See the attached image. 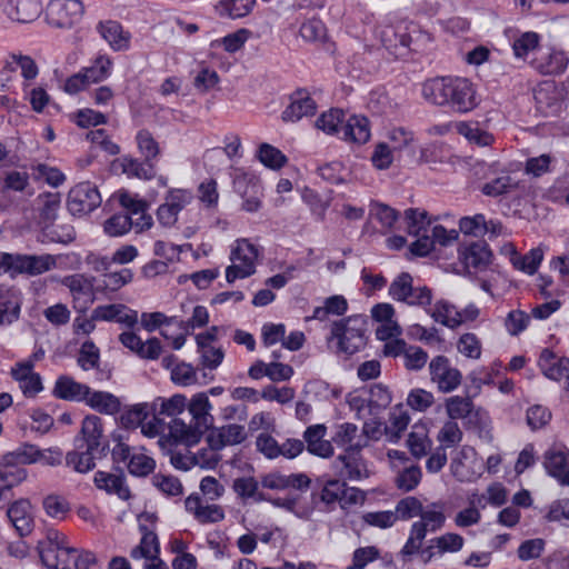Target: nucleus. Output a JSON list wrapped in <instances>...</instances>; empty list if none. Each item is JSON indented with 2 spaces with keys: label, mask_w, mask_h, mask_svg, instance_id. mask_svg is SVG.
I'll use <instances>...</instances> for the list:
<instances>
[{
  "label": "nucleus",
  "mask_w": 569,
  "mask_h": 569,
  "mask_svg": "<svg viewBox=\"0 0 569 569\" xmlns=\"http://www.w3.org/2000/svg\"><path fill=\"white\" fill-rule=\"evenodd\" d=\"M93 320L116 321L133 327L138 322V313L121 303L103 305L93 309Z\"/></svg>",
  "instance_id": "obj_25"
},
{
  "label": "nucleus",
  "mask_w": 569,
  "mask_h": 569,
  "mask_svg": "<svg viewBox=\"0 0 569 569\" xmlns=\"http://www.w3.org/2000/svg\"><path fill=\"white\" fill-rule=\"evenodd\" d=\"M33 359L17 362L11 368V376L18 383L21 392L27 398H34L43 390L42 379L38 372L33 370Z\"/></svg>",
  "instance_id": "obj_18"
},
{
  "label": "nucleus",
  "mask_w": 569,
  "mask_h": 569,
  "mask_svg": "<svg viewBox=\"0 0 569 569\" xmlns=\"http://www.w3.org/2000/svg\"><path fill=\"white\" fill-rule=\"evenodd\" d=\"M123 172L129 178H138L141 180H151L156 176V170L151 161H140L138 159H123Z\"/></svg>",
  "instance_id": "obj_56"
},
{
  "label": "nucleus",
  "mask_w": 569,
  "mask_h": 569,
  "mask_svg": "<svg viewBox=\"0 0 569 569\" xmlns=\"http://www.w3.org/2000/svg\"><path fill=\"white\" fill-rule=\"evenodd\" d=\"M1 10L11 21L29 23L39 17L42 7L39 0H7Z\"/></svg>",
  "instance_id": "obj_20"
},
{
  "label": "nucleus",
  "mask_w": 569,
  "mask_h": 569,
  "mask_svg": "<svg viewBox=\"0 0 569 569\" xmlns=\"http://www.w3.org/2000/svg\"><path fill=\"white\" fill-rule=\"evenodd\" d=\"M76 238L74 229L71 224H56L47 222L42 224L40 240L41 242L70 243Z\"/></svg>",
  "instance_id": "obj_46"
},
{
  "label": "nucleus",
  "mask_w": 569,
  "mask_h": 569,
  "mask_svg": "<svg viewBox=\"0 0 569 569\" xmlns=\"http://www.w3.org/2000/svg\"><path fill=\"white\" fill-rule=\"evenodd\" d=\"M389 296L410 306H427L431 302V291L426 287L413 288L412 277L407 272L393 279L389 287Z\"/></svg>",
  "instance_id": "obj_14"
},
{
  "label": "nucleus",
  "mask_w": 569,
  "mask_h": 569,
  "mask_svg": "<svg viewBox=\"0 0 569 569\" xmlns=\"http://www.w3.org/2000/svg\"><path fill=\"white\" fill-rule=\"evenodd\" d=\"M61 284L68 288L72 307L77 312H86L94 302V277L73 273L62 278Z\"/></svg>",
  "instance_id": "obj_12"
},
{
  "label": "nucleus",
  "mask_w": 569,
  "mask_h": 569,
  "mask_svg": "<svg viewBox=\"0 0 569 569\" xmlns=\"http://www.w3.org/2000/svg\"><path fill=\"white\" fill-rule=\"evenodd\" d=\"M348 309V302L343 296H331L325 300L323 306L317 307L313 310L312 318L323 321L330 315L332 316H341Z\"/></svg>",
  "instance_id": "obj_53"
},
{
  "label": "nucleus",
  "mask_w": 569,
  "mask_h": 569,
  "mask_svg": "<svg viewBox=\"0 0 569 569\" xmlns=\"http://www.w3.org/2000/svg\"><path fill=\"white\" fill-rule=\"evenodd\" d=\"M162 363L170 370V377L174 385L190 387L198 383V371L191 363L178 361L174 356L164 357Z\"/></svg>",
  "instance_id": "obj_30"
},
{
  "label": "nucleus",
  "mask_w": 569,
  "mask_h": 569,
  "mask_svg": "<svg viewBox=\"0 0 569 569\" xmlns=\"http://www.w3.org/2000/svg\"><path fill=\"white\" fill-rule=\"evenodd\" d=\"M317 104L307 91L299 90L291 96L290 104L282 112L284 121L297 122L303 117L312 116Z\"/></svg>",
  "instance_id": "obj_31"
},
{
  "label": "nucleus",
  "mask_w": 569,
  "mask_h": 569,
  "mask_svg": "<svg viewBox=\"0 0 569 569\" xmlns=\"http://www.w3.org/2000/svg\"><path fill=\"white\" fill-rule=\"evenodd\" d=\"M160 548L158 537L152 531H147L143 533L139 546L132 549L131 557L133 559H153L158 558Z\"/></svg>",
  "instance_id": "obj_58"
},
{
  "label": "nucleus",
  "mask_w": 569,
  "mask_h": 569,
  "mask_svg": "<svg viewBox=\"0 0 569 569\" xmlns=\"http://www.w3.org/2000/svg\"><path fill=\"white\" fill-rule=\"evenodd\" d=\"M250 36L251 32L248 29H239L221 39L213 40L210 46L211 48L222 47L227 52L234 53L244 46Z\"/></svg>",
  "instance_id": "obj_61"
},
{
  "label": "nucleus",
  "mask_w": 569,
  "mask_h": 569,
  "mask_svg": "<svg viewBox=\"0 0 569 569\" xmlns=\"http://www.w3.org/2000/svg\"><path fill=\"white\" fill-rule=\"evenodd\" d=\"M345 113L340 109H330L316 120V128L329 136H341Z\"/></svg>",
  "instance_id": "obj_51"
},
{
  "label": "nucleus",
  "mask_w": 569,
  "mask_h": 569,
  "mask_svg": "<svg viewBox=\"0 0 569 569\" xmlns=\"http://www.w3.org/2000/svg\"><path fill=\"white\" fill-rule=\"evenodd\" d=\"M254 6L256 0H220L217 10L222 17L240 19L248 16Z\"/></svg>",
  "instance_id": "obj_50"
},
{
  "label": "nucleus",
  "mask_w": 569,
  "mask_h": 569,
  "mask_svg": "<svg viewBox=\"0 0 569 569\" xmlns=\"http://www.w3.org/2000/svg\"><path fill=\"white\" fill-rule=\"evenodd\" d=\"M84 14L81 0H50L47 7V18L51 26L69 29L78 24Z\"/></svg>",
  "instance_id": "obj_11"
},
{
  "label": "nucleus",
  "mask_w": 569,
  "mask_h": 569,
  "mask_svg": "<svg viewBox=\"0 0 569 569\" xmlns=\"http://www.w3.org/2000/svg\"><path fill=\"white\" fill-rule=\"evenodd\" d=\"M528 64L541 76L557 77L568 69L569 54L559 46L545 43Z\"/></svg>",
  "instance_id": "obj_8"
},
{
  "label": "nucleus",
  "mask_w": 569,
  "mask_h": 569,
  "mask_svg": "<svg viewBox=\"0 0 569 569\" xmlns=\"http://www.w3.org/2000/svg\"><path fill=\"white\" fill-rule=\"evenodd\" d=\"M93 481L98 489L104 490L109 495H117L122 500L130 498V490L121 471L117 473L97 471Z\"/></svg>",
  "instance_id": "obj_33"
},
{
  "label": "nucleus",
  "mask_w": 569,
  "mask_h": 569,
  "mask_svg": "<svg viewBox=\"0 0 569 569\" xmlns=\"http://www.w3.org/2000/svg\"><path fill=\"white\" fill-rule=\"evenodd\" d=\"M197 351L203 368L209 370L217 369L224 359V351L214 343H197Z\"/></svg>",
  "instance_id": "obj_57"
},
{
  "label": "nucleus",
  "mask_w": 569,
  "mask_h": 569,
  "mask_svg": "<svg viewBox=\"0 0 569 569\" xmlns=\"http://www.w3.org/2000/svg\"><path fill=\"white\" fill-rule=\"evenodd\" d=\"M309 478L303 473L286 475L279 471L270 472L262 477L261 485L264 488L273 490H282L287 488H308Z\"/></svg>",
  "instance_id": "obj_37"
},
{
  "label": "nucleus",
  "mask_w": 569,
  "mask_h": 569,
  "mask_svg": "<svg viewBox=\"0 0 569 569\" xmlns=\"http://www.w3.org/2000/svg\"><path fill=\"white\" fill-rule=\"evenodd\" d=\"M57 259L52 254H11L0 253V270L7 272H26L32 276L41 274L54 268Z\"/></svg>",
  "instance_id": "obj_7"
},
{
  "label": "nucleus",
  "mask_w": 569,
  "mask_h": 569,
  "mask_svg": "<svg viewBox=\"0 0 569 569\" xmlns=\"http://www.w3.org/2000/svg\"><path fill=\"white\" fill-rule=\"evenodd\" d=\"M458 258L469 272H471V270L477 272L488 268L491 262L492 253L486 242L477 241L460 247Z\"/></svg>",
  "instance_id": "obj_19"
},
{
  "label": "nucleus",
  "mask_w": 569,
  "mask_h": 569,
  "mask_svg": "<svg viewBox=\"0 0 569 569\" xmlns=\"http://www.w3.org/2000/svg\"><path fill=\"white\" fill-rule=\"evenodd\" d=\"M407 442L410 452L418 459L426 456L432 445L430 438L428 437V430L423 425H415L412 427Z\"/></svg>",
  "instance_id": "obj_49"
},
{
  "label": "nucleus",
  "mask_w": 569,
  "mask_h": 569,
  "mask_svg": "<svg viewBox=\"0 0 569 569\" xmlns=\"http://www.w3.org/2000/svg\"><path fill=\"white\" fill-rule=\"evenodd\" d=\"M197 425L208 426L212 421L211 410L212 403L208 393L198 392L193 395L190 401H187V408Z\"/></svg>",
  "instance_id": "obj_41"
},
{
  "label": "nucleus",
  "mask_w": 569,
  "mask_h": 569,
  "mask_svg": "<svg viewBox=\"0 0 569 569\" xmlns=\"http://www.w3.org/2000/svg\"><path fill=\"white\" fill-rule=\"evenodd\" d=\"M543 44L539 33L525 31L513 37L511 48L516 59L528 63V60L536 57Z\"/></svg>",
  "instance_id": "obj_29"
},
{
  "label": "nucleus",
  "mask_w": 569,
  "mask_h": 569,
  "mask_svg": "<svg viewBox=\"0 0 569 569\" xmlns=\"http://www.w3.org/2000/svg\"><path fill=\"white\" fill-rule=\"evenodd\" d=\"M387 456L390 461L391 469L396 472V487L403 492L415 490L422 478L421 468L411 462L403 451L391 449L388 450Z\"/></svg>",
  "instance_id": "obj_9"
},
{
  "label": "nucleus",
  "mask_w": 569,
  "mask_h": 569,
  "mask_svg": "<svg viewBox=\"0 0 569 569\" xmlns=\"http://www.w3.org/2000/svg\"><path fill=\"white\" fill-rule=\"evenodd\" d=\"M20 297L13 290L0 291V326L10 325L19 318Z\"/></svg>",
  "instance_id": "obj_47"
},
{
  "label": "nucleus",
  "mask_w": 569,
  "mask_h": 569,
  "mask_svg": "<svg viewBox=\"0 0 569 569\" xmlns=\"http://www.w3.org/2000/svg\"><path fill=\"white\" fill-rule=\"evenodd\" d=\"M371 137L369 120L365 116L353 114L349 117L341 127V136L346 142L365 144Z\"/></svg>",
  "instance_id": "obj_26"
},
{
  "label": "nucleus",
  "mask_w": 569,
  "mask_h": 569,
  "mask_svg": "<svg viewBox=\"0 0 569 569\" xmlns=\"http://www.w3.org/2000/svg\"><path fill=\"white\" fill-rule=\"evenodd\" d=\"M193 200V193L190 189L171 188L167 191L164 202L157 210V218L164 227L173 226L179 218V213Z\"/></svg>",
  "instance_id": "obj_16"
},
{
  "label": "nucleus",
  "mask_w": 569,
  "mask_h": 569,
  "mask_svg": "<svg viewBox=\"0 0 569 569\" xmlns=\"http://www.w3.org/2000/svg\"><path fill=\"white\" fill-rule=\"evenodd\" d=\"M381 558V550L376 546H366L355 549L351 563L346 569H366L369 563Z\"/></svg>",
  "instance_id": "obj_62"
},
{
  "label": "nucleus",
  "mask_w": 569,
  "mask_h": 569,
  "mask_svg": "<svg viewBox=\"0 0 569 569\" xmlns=\"http://www.w3.org/2000/svg\"><path fill=\"white\" fill-rule=\"evenodd\" d=\"M431 381L445 393L456 390L462 381L460 370L453 367L445 356H437L429 363Z\"/></svg>",
  "instance_id": "obj_17"
},
{
  "label": "nucleus",
  "mask_w": 569,
  "mask_h": 569,
  "mask_svg": "<svg viewBox=\"0 0 569 569\" xmlns=\"http://www.w3.org/2000/svg\"><path fill=\"white\" fill-rule=\"evenodd\" d=\"M101 201V194L94 184L80 182L70 189L67 208L72 216L82 217L96 210Z\"/></svg>",
  "instance_id": "obj_13"
},
{
  "label": "nucleus",
  "mask_w": 569,
  "mask_h": 569,
  "mask_svg": "<svg viewBox=\"0 0 569 569\" xmlns=\"http://www.w3.org/2000/svg\"><path fill=\"white\" fill-rule=\"evenodd\" d=\"M98 32L108 42L114 51H123L129 49L130 33L124 31L118 21L106 20L99 22Z\"/></svg>",
  "instance_id": "obj_35"
},
{
  "label": "nucleus",
  "mask_w": 569,
  "mask_h": 569,
  "mask_svg": "<svg viewBox=\"0 0 569 569\" xmlns=\"http://www.w3.org/2000/svg\"><path fill=\"white\" fill-rule=\"evenodd\" d=\"M153 413L151 402H140L126 407L120 416V422L124 428L134 429L141 426Z\"/></svg>",
  "instance_id": "obj_48"
},
{
  "label": "nucleus",
  "mask_w": 569,
  "mask_h": 569,
  "mask_svg": "<svg viewBox=\"0 0 569 569\" xmlns=\"http://www.w3.org/2000/svg\"><path fill=\"white\" fill-rule=\"evenodd\" d=\"M186 510L199 523H216L224 519V511L219 505L204 503L199 495H190L184 501Z\"/></svg>",
  "instance_id": "obj_21"
},
{
  "label": "nucleus",
  "mask_w": 569,
  "mask_h": 569,
  "mask_svg": "<svg viewBox=\"0 0 569 569\" xmlns=\"http://www.w3.org/2000/svg\"><path fill=\"white\" fill-rule=\"evenodd\" d=\"M7 515L20 537L31 533L34 520L32 506L28 499H19L12 502L8 508Z\"/></svg>",
  "instance_id": "obj_22"
},
{
  "label": "nucleus",
  "mask_w": 569,
  "mask_h": 569,
  "mask_svg": "<svg viewBox=\"0 0 569 569\" xmlns=\"http://www.w3.org/2000/svg\"><path fill=\"white\" fill-rule=\"evenodd\" d=\"M61 204L59 192H43L36 199V210L39 213L40 224L53 222L58 216Z\"/></svg>",
  "instance_id": "obj_40"
},
{
  "label": "nucleus",
  "mask_w": 569,
  "mask_h": 569,
  "mask_svg": "<svg viewBox=\"0 0 569 569\" xmlns=\"http://www.w3.org/2000/svg\"><path fill=\"white\" fill-rule=\"evenodd\" d=\"M247 438L243 426L230 423L214 428L207 435V445L214 449H223L227 446L239 445Z\"/></svg>",
  "instance_id": "obj_24"
},
{
  "label": "nucleus",
  "mask_w": 569,
  "mask_h": 569,
  "mask_svg": "<svg viewBox=\"0 0 569 569\" xmlns=\"http://www.w3.org/2000/svg\"><path fill=\"white\" fill-rule=\"evenodd\" d=\"M103 432L104 429L102 419L96 415H88L82 420L80 437L77 439V441L83 442L80 448L98 450L102 445Z\"/></svg>",
  "instance_id": "obj_32"
},
{
  "label": "nucleus",
  "mask_w": 569,
  "mask_h": 569,
  "mask_svg": "<svg viewBox=\"0 0 569 569\" xmlns=\"http://www.w3.org/2000/svg\"><path fill=\"white\" fill-rule=\"evenodd\" d=\"M372 36L379 43L395 56H401L400 50H417V43L427 37L419 27L407 20L399 19L390 13L370 28Z\"/></svg>",
  "instance_id": "obj_2"
},
{
  "label": "nucleus",
  "mask_w": 569,
  "mask_h": 569,
  "mask_svg": "<svg viewBox=\"0 0 569 569\" xmlns=\"http://www.w3.org/2000/svg\"><path fill=\"white\" fill-rule=\"evenodd\" d=\"M141 326L149 332L160 330V335L174 350L181 349L186 343L184 321L173 316L168 317L163 312H143L140 319Z\"/></svg>",
  "instance_id": "obj_6"
},
{
  "label": "nucleus",
  "mask_w": 569,
  "mask_h": 569,
  "mask_svg": "<svg viewBox=\"0 0 569 569\" xmlns=\"http://www.w3.org/2000/svg\"><path fill=\"white\" fill-rule=\"evenodd\" d=\"M63 453L61 449H40L37 445L23 442L13 450L2 456V463L7 466H27L41 463L42 466L56 467L61 465Z\"/></svg>",
  "instance_id": "obj_5"
},
{
  "label": "nucleus",
  "mask_w": 569,
  "mask_h": 569,
  "mask_svg": "<svg viewBox=\"0 0 569 569\" xmlns=\"http://www.w3.org/2000/svg\"><path fill=\"white\" fill-rule=\"evenodd\" d=\"M408 232L412 236H420L422 232H429L431 219L426 210L408 209L405 211Z\"/></svg>",
  "instance_id": "obj_59"
},
{
  "label": "nucleus",
  "mask_w": 569,
  "mask_h": 569,
  "mask_svg": "<svg viewBox=\"0 0 569 569\" xmlns=\"http://www.w3.org/2000/svg\"><path fill=\"white\" fill-rule=\"evenodd\" d=\"M531 316L523 310L515 309L508 312L505 319V329L512 336L517 337L529 327Z\"/></svg>",
  "instance_id": "obj_63"
},
{
  "label": "nucleus",
  "mask_w": 569,
  "mask_h": 569,
  "mask_svg": "<svg viewBox=\"0 0 569 569\" xmlns=\"http://www.w3.org/2000/svg\"><path fill=\"white\" fill-rule=\"evenodd\" d=\"M153 413L166 417H176L182 413L187 408V397L176 393L169 398L157 397L152 401Z\"/></svg>",
  "instance_id": "obj_42"
},
{
  "label": "nucleus",
  "mask_w": 569,
  "mask_h": 569,
  "mask_svg": "<svg viewBox=\"0 0 569 569\" xmlns=\"http://www.w3.org/2000/svg\"><path fill=\"white\" fill-rule=\"evenodd\" d=\"M367 318L353 315L336 321L331 327V339L337 341V348L346 355H353L366 346Z\"/></svg>",
  "instance_id": "obj_4"
},
{
  "label": "nucleus",
  "mask_w": 569,
  "mask_h": 569,
  "mask_svg": "<svg viewBox=\"0 0 569 569\" xmlns=\"http://www.w3.org/2000/svg\"><path fill=\"white\" fill-rule=\"evenodd\" d=\"M259 248L247 238H239L230 247V264L226 268V281L246 279L256 272Z\"/></svg>",
  "instance_id": "obj_3"
},
{
  "label": "nucleus",
  "mask_w": 569,
  "mask_h": 569,
  "mask_svg": "<svg viewBox=\"0 0 569 569\" xmlns=\"http://www.w3.org/2000/svg\"><path fill=\"white\" fill-rule=\"evenodd\" d=\"M84 402L92 409L104 415H114L120 410L119 399L114 395L106 391H92L89 388V393Z\"/></svg>",
  "instance_id": "obj_45"
},
{
  "label": "nucleus",
  "mask_w": 569,
  "mask_h": 569,
  "mask_svg": "<svg viewBox=\"0 0 569 569\" xmlns=\"http://www.w3.org/2000/svg\"><path fill=\"white\" fill-rule=\"evenodd\" d=\"M332 445L342 448L348 453L358 452L367 442L359 433L358 427L351 422H342L335 427Z\"/></svg>",
  "instance_id": "obj_23"
},
{
  "label": "nucleus",
  "mask_w": 569,
  "mask_h": 569,
  "mask_svg": "<svg viewBox=\"0 0 569 569\" xmlns=\"http://www.w3.org/2000/svg\"><path fill=\"white\" fill-rule=\"evenodd\" d=\"M90 84L107 80L113 70V61L107 54H98L90 66L81 68Z\"/></svg>",
  "instance_id": "obj_43"
},
{
  "label": "nucleus",
  "mask_w": 569,
  "mask_h": 569,
  "mask_svg": "<svg viewBox=\"0 0 569 569\" xmlns=\"http://www.w3.org/2000/svg\"><path fill=\"white\" fill-rule=\"evenodd\" d=\"M327 427L322 423L308 427L303 433L307 450L311 455L329 458L333 455L332 442L325 439Z\"/></svg>",
  "instance_id": "obj_28"
},
{
  "label": "nucleus",
  "mask_w": 569,
  "mask_h": 569,
  "mask_svg": "<svg viewBox=\"0 0 569 569\" xmlns=\"http://www.w3.org/2000/svg\"><path fill=\"white\" fill-rule=\"evenodd\" d=\"M111 455L116 462H126L129 472L136 477H146L156 468L154 459L143 448H131L124 442H118Z\"/></svg>",
  "instance_id": "obj_10"
},
{
  "label": "nucleus",
  "mask_w": 569,
  "mask_h": 569,
  "mask_svg": "<svg viewBox=\"0 0 569 569\" xmlns=\"http://www.w3.org/2000/svg\"><path fill=\"white\" fill-rule=\"evenodd\" d=\"M169 436L177 443L193 445L198 441L197 431L182 420L173 419L169 425Z\"/></svg>",
  "instance_id": "obj_64"
},
{
  "label": "nucleus",
  "mask_w": 569,
  "mask_h": 569,
  "mask_svg": "<svg viewBox=\"0 0 569 569\" xmlns=\"http://www.w3.org/2000/svg\"><path fill=\"white\" fill-rule=\"evenodd\" d=\"M482 498L477 490L468 496L469 506L459 510L453 517V523L457 528L466 529L477 526L481 521L480 508L486 507V503H482Z\"/></svg>",
  "instance_id": "obj_36"
},
{
  "label": "nucleus",
  "mask_w": 569,
  "mask_h": 569,
  "mask_svg": "<svg viewBox=\"0 0 569 569\" xmlns=\"http://www.w3.org/2000/svg\"><path fill=\"white\" fill-rule=\"evenodd\" d=\"M89 393L87 385L76 381L68 376H60L54 383L52 395L62 400L82 402Z\"/></svg>",
  "instance_id": "obj_34"
},
{
  "label": "nucleus",
  "mask_w": 569,
  "mask_h": 569,
  "mask_svg": "<svg viewBox=\"0 0 569 569\" xmlns=\"http://www.w3.org/2000/svg\"><path fill=\"white\" fill-rule=\"evenodd\" d=\"M453 129L470 143L479 147L491 146L495 140L493 134L483 129L479 122L476 121H457L453 124Z\"/></svg>",
  "instance_id": "obj_39"
},
{
  "label": "nucleus",
  "mask_w": 569,
  "mask_h": 569,
  "mask_svg": "<svg viewBox=\"0 0 569 569\" xmlns=\"http://www.w3.org/2000/svg\"><path fill=\"white\" fill-rule=\"evenodd\" d=\"M410 422L409 415L401 408H396L390 412L388 425H386V437L389 441L396 442L401 433L407 429Z\"/></svg>",
  "instance_id": "obj_54"
},
{
  "label": "nucleus",
  "mask_w": 569,
  "mask_h": 569,
  "mask_svg": "<svg viewBox=\"0 0 569 569\" xmlns=\"http://www.w3.org/2000/svg\"><path fill=\"white\" fill-rule=\"evenodd\" d=\"M430 316L448 328L458 327V309L448 301H437L430 310Z\"/></svg>",
  "instance_id": "obj_55"
},
{
  "label": "nucleus",
  "mask_w": 569,
  "mask_h": 569,
  "mask_svg": "<svg viewBox=\"0 0 569 569\" xmlns=\"http://www.w3.org/2000/svg\"><path fill=\"white\" fill-rule=\"evenodd\" d=\"M76 548L66 546L62 548L41 549V561L47 569H74L73 556Z\"/></svg>",
  "instance_id": "obj_38"
},
{
  "label": "nucleus",
  "mask_w": 569,
  "mask_h": 569,
  "mask_svg": "<svg viewBox=\"0 0 569 569\" xmlns=\"http://www.w3.org/2000/svg\"><path fill=\"white\" fill-rule=\"evenodd\" d=\"M568 459L569 449L565 445L556 443L546 451L543 466L551 477L557 478L568 465Z\"/></svg>",
  "instance_id": "obj_44"
},
{
  "label": "nucleus",
  "mask_w": 569,
  "mask_h": 569,
  "mask_svg": "<svg viewBox=\"0 0 569 569\" xmlns=\"http://www.w3.org/2000/svg\"><path fill=\"white\" fill-rule=\"evenodd\" d=\"M257 158L271 170H280L288 162V158L281 150L266 142L258 147Z\"/></svg>",
  "instance_id": "obj_52"
},
{
  "label": "nucleus",
  "mask_w": 569,
  "mask_h": 569,
  "mask_svg": "<svg viewBox=\"0 0 569 569\" xmlns=\"http://www.w3.org/2000/svg\"><path fill=\"white\" fill-rule=\"evenodd\" d=\"M538 366L546 378L560 381L569 371V358L559 357L546 348L539 355Z\"/></svg>",
  "instance_id": "obj_27"
},
{
  "label": "nucleus",
  "mask_w": 569,
  "mask_h": 569,
  "mask_svg": "<svg viewBox=\"0 0 569 569\" xmlns=\"http://www.w3.org/2000/svg\"><path fill=\"white\" fill-rule=\"evenodd\" d=\"M482 460L477 451L469 446H463L457 451L450 463L452 476L460 482H473L481 477Z\"/></svg>",
  "instance_id": "obj_15"
},
{
  "label": "nucleus",
  "mask_w": 569,
  "mask_h": 569,
  "mask_svg": "<svg viewBox=\"0 0 569 569\" xmlns=\"http://www.w3.org/2000/svg\"><path fill=\"white\" fill-rule=\"evenodd\" d=\"M422 97L430 103L465 114L475 110L480 98L476 84L465 77H437L422 84Z\"/></svg>",
  "instance_id": "obj_1"
},
{
  "label": "nucleus",
  "mask_w": 569,
  "mask_h": 569,
  "mask_svg": "<svg viewBox=\"0 0 569 569\" xmlns=\"http://www.w3.org/2000/svg\"><path fill=\"white\" fill-rule=\"evenodd\" d=\"M31 173L37 180H43L49 186L58 188L66 181V176L58 168L46 163H36L31 166Z\"/></svg>",
  "instance_id": "obj_60"
}]
</instances>
